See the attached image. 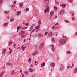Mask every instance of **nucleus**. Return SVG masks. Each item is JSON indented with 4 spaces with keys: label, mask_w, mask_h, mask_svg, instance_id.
Listing matches in <instances>:
<instances>
[{
    "label": "nucleus",
    "mask_w": 77,
    "mask_h": 77,
    "mask_svg": "<svg viewBox=\"0 0 77 77\" xmlns=\"http://www.w3.org/2000/svg\"><path fill=\"white\" fill-rule=\"evenodd\" d=\"M60 43L61 45H63L65 43V40L64 39H61L60 40Z\"/></svg>",
    "instance_id": "obj_1"
},
{
    "label": "nucleus",
    "mask_w": 77,
    "mask_h": 77,
    "mask_svg": "<svg viewBox=\"0 0 77 77\" xmlns=\"http://www.w3.org/2000/svg\"><path fill=\"white\" fill-rule=\"evenodd\" d=\"M49 9L50 7H49L47 5L46 6V9L44 11V12L45 13H46L47 12H49V11H50Z\"/></svg>",
    "instance_id": "obj_2"
},
{
    "label": "nucleus",
    "mask_w": 77,
    "mask_h": 77,
    "mask_svg": "<svg viewBox=\"0 0 77 77\" xmlns=\"http://www.w3.org/2000/svg\"><path fill=\"white\" fill-rule=\"evenodd\" d=\"M50 66L53 67L54 68L55 66V63H51L50 64Z\"/></svg>",
    "instance_id": "obj_3"
},
{
    "label": "nucleus",
    "mask_w": 77,
    "mask_h": 77,
    "mask_svg": "<svg viewBox=\"0 0 77 77\" xmlns=\"http://www.w3.org/2000/svg\"><path fill=\"white\" fill-rule=\"evenodd\" d=\"M6 65L7 66H11V65H12V63H9L8 62H7L6 63Z\"/></svg>",
    "instance_id": "obj_4"
},
{
    "label": "nucleus",
    "mask_w": 77,
    "mask_h": 77,
    "mask_svg": "<svg viewBox=\"0 0 77 77\" xmlns=\"http://www.w3.org/2000/svg\"><path fill=\"white\" fill-rule=\"evenodd\" d=\"M51 47H52V50L53 51V52H54V51H55V49L54 48V45H51Z\"/></svg>",
    "instance_id": "obj_5"
},
{
    "label": "nucleus",
    "mask_w": 77,
    "mask_h": 77,
    "mask_svg": "<svg viewBox=\"0 0 77 77\" xmlns=\"http://www.w3.org/2000/svg\"><path fill=\"white\" fill-rule=\"evenodd\" d=\"M48 36H52V32L51 31H49Z\"/></svg>",
    "instance_id": "obj_6"
},
{
    "label": "nucleus",
    "mask_w": 77,
    "mask_h": 77,
    "mask_svg": "<svg viewBox=\"0 0 77 77\" xmlns=\"http://www.w3.org/2000/svg\"><path fill=\"white\" fill-rule=\"evenodd\" d=\"M36 54H38V52H35L34 53H32V56H36Z\"/></svg>",
    "instance_id": "obj_7"
},
{
    "label": "nucleus",
    "mask_w": 77,
    "mask_h": 77,
    "mask_svg": "<svg viewBox=\"0 0 77 77\" xmlns=\"http://www.w3.org/2000/svg\"><path fill=\"white\" fill-rule=\"evenodd\" d=\"M43 46H44V44L43 43H41L40 45L39 48L42 49L43 48Z\"/></svg>",
    "instance_id": "obj_8"
},
{
    "label": "nucleus",
    "mask_w": 77,
    "mask_h": 77,
    "mask_svg": "<svg viewBox=\"0 0 77 77\" xmlns=\"http://www.w3.org/2000/svg\"><path fill=\"white\" fill-rule=\"evenodd\" d=\"M38 37L39 38H42V37H43V35L41 34L40 33L38 34Z\"/></svg>",
    "instance_id": "obj_9"
},
{
    "label": "nucleus",
    "mask_w": 77,
    "mask_h": 77,
    "mask_svg": "<svg viewBox=\"0 0 77 77\" xmlns=\"http://www.w3.org/2000/svg\"><path fill=\"white\" fill-rule=\"evenodd\" d=\"M39 28H40V27L39 26H37L35 27V30H36V32H38V30H37V29H39Z\"/></svg>",
    "instance_id": "obj_10"
},
{
    "label": "nucleus",
    "mask_w": 77,
    "mask_h": 77,
    "mask_svg": "<svg viewBox=\"0 0 77 77\" xmlns=\"http://www.w3.org/2000/svg\"><path fill=\"white\" fill-rule=\"evenodd\" d=\"M60 6H62V8H65V5H66V4H62V5L60 4Z\"/></svg>",
    "instance_id": "obj_11"
},
{
    "label": "nucleus",
    "mask_w": 77,
    "mask_h": 77,
    "mask_svg": "<svg viewBox=\"0 0 77 77\" xmlns=\"http://www.w3.org/2000/svg\"><path fill=\"white\" fill-rule=\"evenodd\" d=\"M6 49H4L2 51V54H5V53H6Z\"/></svg>",
    "instance_id": "obj_12"
},
{
    "label": "nucleus",
    "mask_w": 77,
    "mask_h": 77,
    "mask_svg": "<svg viewBox=\"0 0 77 77\" xmlns=\"http://www.w3.org/2000/svg\"><path fill=\"white\" fill-rule=\"evenodd\" d=\"M24 34V32L23 31H22L20 32L19 34V35H23Z\"/></svg>",
    "instance_id": "obj_13"
},
{
    "label": "nucleus",
    "mask_w": 77,
    "mask_h": 77,
    "mask_svg": "<svg viewBox=\"0 0 77 77\" xmlns=\"http://www.w3.org/2000/svg\"><path fill=\"white\" fill-rule=\"evenodd\" d=\"M59 14L60 15H62L63 14V10H62L60 12Z\"/></svg>",
    "instance_id": "obj_14"
},
{
    "label": "nucleus",
    "mask_w": 77,
    "mask_h": 77,
    "mask_svg": "<svg viewBox=\"0 0 77 77\" xmlns=\"http://www.w3.org/2000/svg\"><path fill=\"white\" fill-rule=\"evenodd\" d=\"M21 13V11H18L17 14V15H20Z\"/></svg>",
    "instance_id": "obj_15"
},
{
    "label": "nucleus",
    "mask_w": 77,
    "mask_h": 77,
    "mask_svg": "<svg viewBox=\"0 0 77 77\" xmlns=\"http://www.w3.org/2000/svg\"><path fill=\"white\" fill-rule=\"evenodd\" d=\"M14 73H15V70H13L11 71V75H13L14 74Z\"/></svg>",
    "instance_id": "obj_16"
},
{
    "label": "nucleus",
    "mask_w": 77,
    "mask_h": 77,
    "mask_svg": "<svg viewBox=\"0 0 77 77\" xmlns=\"http://www.w3.org/2000/svg\"><path fill=\"white\" fill-rule=\"evenodd\" d=\"M12 43H13V42L12 41H10L9 43V46H10L11 45V44H12Z\"/></svg>",
    "instance_id": "obj_17"
},
{
    "label": "nucleus",
    "mask_w": 77,
    "mask_h": 77,
    "mask_svg": "<svg viewBox=\"0 0 77 77\" xmlns=\"http://www.w3.org/2000/svg\"><path fill=\"white\" fill-rule=\"evenodd\" d=\"M74 73H77V68H75L74 70Z\"/></svg>",
    "instance_id": "obj_18"
},
{
    "label": "nucleus",
    "mask_w": 77,
    "mask_h": 77,
    "mask_svg": "<svg viewBox=\"0 0 77 77\" xmlns=\"http://www.w3.org/2000/svg\"><path fill=\"white\" fill-rule=\"evenodd\" d=\"M8 23H9L8 22L7 23H5L4 24V26H5L6 27V26H8Z\"/></svg>",
    "instance_id": "obj_19"
},
{
    "label": "nucleus",
    "mask_w": 77,
    "mask_h": 77,
    "mask_svg": "<svg viewBox=\"0 0 77 77\" xmlns=\"http://www.w3.org/2000/svg\"><path fill=\"white\" fill-rule=\"evenodd\" d=\"M28 27H25L24 26L22 28V29L23 30H25V29H27V28Z\"/></svg>",
    "instance_id": "obj_20"
},
{
    "label": "nucleus",
    "mask_w": 77,
    "mask_h": 77,
    "mask_svg": "<svg viewBox=\"0 0 77 77\" xmlns=\"http://www.w3.org/2000/svg\"><path fill=\"white\" fill-rule=\"evenodd\" d=\"M68 2L70 3H72L73 2V0H68Z\"/></svg>",
    "instance_id": "obj_21"
},
{
    "label": "nucleus",
    "mask_w": 77,
    "mask_h": 77,
    "mask_svg": "<svg viewBox=\"0 0 77 77\" xmlns=\"http://www.w3.org/2000/svg\"><path fill=\"white\" fill-rule=\"evenodd\" d=\"M21 38H22V39H23V38H24V37H26V36H25V35H21Z\"/></svg>",
    "instance_id": "obj_22"
},
{
    "label": "nucleus",
    "mask_w": 77,
    "mask_h": 77,
    "mask_svg": "<svg viewBox=\"0 0 77 77\" xmlns=\"http://www.w3.org/2000/svg\"><path fill=\"white\" fill-rule=\"evenodd\" d=\"M41 20H39L38 22V26H39L41 25Z\"/></svg>",
    "instance_id": "obj_23"
},
{
    "label": "nucleus",
    "mask_w": 77,
    "mask_h": 77,
    "mask_svg": "<svg viewBox=\"0 0 77 77\" xmlns=\"http://www.w3.org/2000/svg\"><path fill=\"white\" fill-rule=\"evenodd\" d=\"M29 70L30 72H33V69L30 68L29 69Z\"/></svg>",
    "instance_id": "obj_24"
},
{
    "label": "nucleus",
    "mask_w": 77,
    "mask_h": 77,
    "mask_svg": "<svg viewBox=\"0 0 77 77\" xmlns=\"http://www.w3.org/2000/svg\"><path fill=\"white\" fill-rule=\"evenodd\" d=\"M54 14V11L51 12L50 13V14L51 15H53Z\"/></svg>",
    "instance_id": "obj_25"
},
{
    "label": "nucleus",
    "mask_w": 77,
    "mask_h": 77,
    "mask_svg": "<svg viewBox=\"0 0 77 77\" xmlns=\"http://www.w3.org/2000/svg\"><path fill=\"white\" fill-rule=\"evenodd\" d=\"M35 25L34 24H32V26H31V28H32V29H33V27H35Z\"/></svg>",
    "instance_id": "obj_26"
},
{
    "label": "nucleus",
    "mask_w": 77,
    "mask_h": 77,
    "mask_svg": "<svg viewBox=\"0 0 77 77\" xmlns=\"http://www.w3.org/2000/svg\"><path fill=\"white\" fill-rule=\"evenodd\" d=\"M20 7H22L23 6V4L22 3H20L19 4Z\"/></svg>",
    "instance_id": "obj_27"
},
{
    "label": "nucleus",
    "mask_w": 77,
    "mask_h": 77,
    "mask_svg": "<svg viewBox=\"0 0 77 77\" xmlns=\"http://www.w3.org/2000/svg\"><path fill=\"white\" fill-rule=\"evenodd\" d=\"M45 63L44 62H43V64H41V66H45Z\"/></svg>",
    "instance_id": "obj_28"
},
{
    "label": "nucleus",
    "mask_w": 77,
    "mask_h": 77,
    "mask_svg": "<svg viewBox=\"0 0 77 77\" xmlns=\"http://www.w3.org/2000/svg\"><path fill=\"white\" fill-rule=\"evenodd\" d=\"M26 48V46L24 47H23L22 48V50L23 51H24V50H25V49Z\"/></svg>",
    "instance_id": "obj_29"
},
{
    "label": "nucleus",
    "mask_w": 77,
    "mask_h": 77,
    "mask_svg": "<svg viewBox=\"0 0 77 77\" xmlns=\"http://www.w3.org/2000/svg\"><path fill=\"white\" fill-rule=\"evenodd\" d=\"M35 65H38V62H37L36 61H35Z\"/></svg>",
    "instance_id": "obj_30"
},
{
    "label": "nucleus",
    "mask_w": 77,
    "mask_h": 77,
    "mask_svg": "<svg viewBox=\"0 0 77 77\" xmlns=\"http://www.w3.org/2000/svg\"><path fill=\"white\" fill-rule=\"evenodd\" d=\"M28 62H31V58H29L28 60Z\"/></svg>",
    "instance_id": "obj_31"
},
{
    "label": "nucleus",
    "mask_w": 77,
    "mask_h": 77,
    "mask_svg": "<svg viewBox=\"0 0 77 77\" xmlns=\"http://www.w3.org/2000/svg\"><path fill=\"white\" fill-rule=\"evenodd\" d=\"M10 21H12V22H13L14 21V19H11L10 20Z\"/></svg>",
    "instance_id": "obj_32"
},
{
    "label": "nucleus",
    "mask_w": 77,
    "mask_h": 77,
    "mask_svg": "<svg viewBox=\"0 0 77 77\" xmlns=\"http://www.w3.org/2000/svg\"><path fill=\"white\" fill-rule=\"evenodd\" d=\"M47 34H48V32H46L45 33V36H47Z\"/></svg>",
    "instance_id": "obj_33"
},
{
    "label": "nucleus",
    "mask_w": 77,
    "mask_h": 77,
    "mask_svg": "<svg viewBox=\"0 0 77 77\" xmlns=\"http://www.w3.org/2000/svg\"><path fill=\"white\" fill-rule=\"evenodd\" d=\"M19 28L18 27H17V31L16 32H18V30H19Z\"/></svg>",
    "instance_id": "obj_34"
},
{
    "label": "nucleus",
    "mask_w": 77,
    "mask_h": 77,
    "mask_svg": "<svg viewBox=\"0 0 77 77\" xmlns=\"http://www.w3.org/2000/svg\"><path fill=\"white\" fill-rule=\"evenodd\" d=\"M70 66H71V65H69V66H68L67 67V68L68 69H69V68H70Z\"/></svg>",
    "instance_id": "obj_35"
},
{
    "label": "nucleus",
    "mask_w": 77,
    "mask_h": 77,
    "mask_svg": "<svg viewBox=\"0 0 77 77\" xmlns=\"http://www.w3.org/2000/svg\"><path fill=\"white\" fill-rule=\"evenodd\" d=\"M24 74H26V75H27V74H28V73H27V72H26V71H25L24 72Z\"/></svg>",
    "instance_id": "obj_36"
},
{
    "label": "nucleus",
    "mask_w": 77,
    "mask_h": 77,
    "mask_svg": "<svg viewBox=\"0 0 77 77\" xmlns=\"http://www.w3.org/2000/svg\"><path fill=\"white\" fill-rule=\"evenodd\" d=\"M3 3V0H0V4H2Z\"/></svg>",
    "instance_id": "obj_37"
},
{
    "label": "nucleus",
    "mask_w": 77,
    "mask_h": 77,
    "mask_svg": "<svg viewBox=\"0 0 77 77\" xmlns=\"http://www.w3.org/2000/svg\"><path fill=\"white\" fill-rule=\"evenodd\" d=\"M54 8L55 10H57V7H54Z\"/></svg>",
    "instance_id": "obj_38"
},
{
    "label": "nucleus",
    "mask_w": 77,
    "mask_h": 77,
    "mask_svg": "<svg viewBox=\"0 0 77 77\" xmlns=\"http://www.w3.org/2000/svg\"><path fill=\"white\" fill-rule=\"evenodd\" d=\"M74 64H72V66L71 67V68H72V67H73V66H74Z\"/></svg>",
    "instance_id": "obj_39"
},
{
    "label": "nucleus",
    "mask_w": 77,
    "mask_h": 77,
    "mask_svg": "<svg viewBox=\"0 0 77 77\" xmlns=\"http://www.w3.org/2000/svg\"><path fill=\"white\" fill-rule=\"evenodd\" d=\"M21 48H20V47H18L17 48V49H18V50H19V49H20V50H21Z\"/></svg>",
    "instance_id": "obj_40"
},
{
    "label": "nucleus",
    "mask_w": 77,
    "mask_h": 77,
    "mask_svg": "<svg viewBox=\"0 0 77 77\" xmlns=\"http://www.w3.org/2000/svg\"><path fill=\"white\" fill-rule=\"evenodd\" d=\"M67 53H68V54H69V53H71V52H70L69 51H68V52H67Z\"/></svg>",
    "instance_id": "obj_41"
},
{
    "label": "nucleus",
    "mask_w": 77,
    "mask_h": 77,
    "mask_svg": "<svg viewBox=\"0 0 77 77\" xmlns=\"http://www.w3.org/2000/svg\"><path fill=\"white\" fill-rule=\"evenodd\" d=\"M9 11H6V12H5V14H8L9 13Z\"/></svg>",
    "instance_id": "obj_42"
},
{
    "label": "nucleus",
    "mask_w": 77,
    "mask_h": 77,
    "mask_svg": "<svg viewBox=\"0 0 77 77\" xmlns=\"http://www.w3.org/2000/svg\"><path fill=\"white\" fill-rule=\"evenodd\" d=\"M11 52H12V50H11L9 51V53H11Z\"/></svg>",
    "instance_id": "obj_43"
},
{
    "label": "nucleus",
    "mask_w": 77,
    "mask_h": 77,
    "mask_svg": "<svg viewBox=\"0 0 77 77\" xmlns=\"http://www.w3.org/2000/svg\"><path fill=\"white\" fill-rule=\"evenodd\" d=\"M56 4H57V5H59V2H56Z\"/></svg>",
    "instance_id": "obj_44"
},
{
    "label": "nucleus",
    "mask_w": 77,
    "mask_h": 77,
    "mask_svg": "<svg viewBox=\"0 0 77 77\" xmlns=\"http://www.w3.org/2000/svg\"><path fill=\"white\" fill-rule=\"evenodd\" d=\"M72 20H73V21H74V20H75V19L74 18V17H73V18H72Z\"/></svg>",
    "instance_id": "obj_45"
},
{
    "label": "nucleus",
    "mask_w": 77,
    "mask_h": 77,
    "mask_svg": "<svg viewBox=\"0 0 77 77\" xmlns=\"http://www.w3.org/2000/svg\"><path fill=\"white\" fill-rule=\"evenodd\" d=\"M35 29L32 30V33H33V32H35Z\"/></svg>",
    "instance_id": "obj_46"
},
{
    "label": "nucleus",
    "mask_w": 77,
    "mask_h": 77,
    "mask_svg": "<svg viewBox=\"0 0 77 77\" xmlns=\"http://www.w3.org/2000/svg\"><path fill=\"white\" fill-rule=\"evenodd\" d=\"M75 36H77V32L75 33Z\"/></svg>",
    "instance_id": "obj_47"
},
{
    "label": "nucleus",
    "mask_w": 77,
    "mask_h": 77,
    "mask_svg": "<svg viewBox=\"0 0 77 77\" xmlns=\"http://www.w3.org/2000/svg\"><path fill=\"white\" fill-rule=\"evenodd\" d=\"M18 27L19 29H21V26H19Z\"/></svg>",
    "instance_id": "obj_48"
},
{
    "label": "nucleus",
    "mask_w": 77,
    "mask_h": 77,
    "mask_svg": "<svg viewBox=\"0 0 77 77\" xmlns=\"http://www.w3.org/2000/svg\"><path fill=\"white\" fill-rule=\"evenodd\" d=\"M16 2H17V1H14V4H15Z\"/></svg>",
    "instance_id": "obj_49"
},
{
    "label": "nucleus",
    "mask_w": 77,
    "mask_h": 77,
    "mask_svg": "<svg viewBox=\"0 0 77 77\" xmlns=\"http://www.w3.org/2000/svg\"><path fill=\"white\" fill-rule=\"evenodd\" d=\"M15 46H16V44H15V43H14V45L13 47H15Z\"/></svg>",
    "instance_id": "obj_50"
},
{
    "label": "nucleus",
    "mask_w": 77,
    "mask_h": 77,
    "mask_svg": "<svg viewBox=\"0 0 77 77\" xmlns=\"http://www.w3.org/2000/svg\"><path fill=\"white\" fill-rule=\"evenodd\" d=\"M26 11H29V8H26Z\"/></svg>",
    "instance_id": "obj_51"
},
{
    "label": "nucleus",
    "mask_w": 77,
    "mask_h": 77,
    "mask_svg": "<svg viewBox=\"0 0 77 77\" xmlns=\"http://www.w3.org/2000/svg\"><path fill=\"white\" fill-rule=\"evenodd\" d=\"M33 65H32V64H31L30 66V67H31V68H32L33 67Z\"/></svg>",
    "instance_id": "obj_52"
},
{
    "label": "nucleus",
    "mask_w": 77,
    "mask_h": 77,
    "mask_svg": "<svg viewBox=\"0 0 77 77\" xmlns=\"http://www.w3.org/2000/svg\"><path fill=\"white\" fill-rule=\"evenodd\" d=\"M69 23V21H67L66 22V23Z\"/></svg>",
    "instance_id": "obj_53"
},
{
    "label": "nucleus",
    "mask_w": 77,
    "mask_h": 77,
    "mask_svg": "<svg viewBox=\"0 0 77 77\" xmlns=\"http://www.w3.org/2000/svg\"><path fill=\"white\" fill-rule=\"evenodd\" d=\"M52 41H53V42H54V38H52Z\"/></svg>",
    "instance_id": "obj_54"
},
{
    "label": "nucleus",
    "mask_w": 77,
    "mask_h": 77,
    "mask_svg": "<svg viewBox=\"0 0 77 77\" xmlns=\"http://www.w3.org/2000/svg\"><path fill=\"white\" fill-rule=\"evenodd\" d=\"M25 24L26 26H29V23H27Z\"/></svg>",
    "instance_id": "obj_55"
},
{
    "label": "nucleus",
    "mask_w": 77,
    "mask_h": 77,
    "mask_svg": "<svg viewBox=\"0 0 77 77\" xmlns=\"http://www.w3.org/2000/svg\"><path fill=\"white\" fill-rule=\"evenodd\" d=\"M54 26H53L52 27V29H54Z\"/></svg>",
    "instance_id": "obj_56"
},
{
    "label": "nucleus",
    "mask_w": 77,
    "mask_h": 77,
    "mask_svg": "<svg viewBox=\"0 0 77 77\" xmlns=\"http://www.w3.org/2000/svg\"><path fill=\"white\" fill-rule=\"evenodd\" d=\"M57 25H59V23H56L55 24V25H57Z\"/></svg>",
    "instance_id": "obj_57"
},
{
    "label": "nucleus",
    "mask_w": 77,
    "mask_h": 77,
    "mask_svg": "<svg viewBox=\"0 0 77 77\" xmlns=\"http://www.w3.org/2000/svg\"><path fill=\"white\" fill-rule=\"evenodd\" d=\"M55 18H57V16H55Z\"/></svg>",
    "instance_id": "obj_58"
},
{
    "label": "nucleus",
    "mask_w": 77,
    "mask_h": 77,
    "mask_svg": "<svg viewBox=\"0 0 77 77\" xmlns=\"http://www.w3.org/2000/svg\"><path fill=\"white\" fill-rule=\"evenodd\" d=\"M9 50H12V49H11L10 48H9Z\"/></svg>",
    "instance_id": "obj_59"
},
{
    "label": "nucleus",
    "mask_w": 77,
    "mask_h": 77,
    "mask_svg": "<svg viewBox=\"0 0 77 77\" xmlns=\"http://www.w3.org/2000/svg\"><path fill=\"white\" fill-rule=\"evenodd\" d=\"M26 42V39H25L24 40V42Z\"/></svg>",
    "instance_id": "obj_60"
},
{
    "label": "nucleus",
    "mask_w": 77,
    "mask_h": 77,
    "mask_svg": "<svg viewBox=\"0 0 77 77\" xmlns=\"http://www.w3.org/2000/svg\"><path fill=\"white\" fill-rule=\"evenodd\" d=\"M64 68H65L64 66H63V69H64Z\"/></svg>",
    "instance_id": "obj_61"
},
{
    "label": "nucleus",
    "mask_w": 77,
    "mask_h": 77,
    "mask_svg": "<svg viewBox=\"0 0 77 77\" xmlns=\"http://www.w3.org/2000/svg\"><path fill=\"white\" fill-rule=\"evenodd\" d=\"M20 72H22V71L21 70H20Z\"/></svg>",
    "instance_id": "obj_62"
},
{
    "label": "nucleus",
    "mask_w": 77,
    "mask_h": 77,
    "mask_svg": "<svg viewBox=\"0 0 77 77\" xmlns=\"http://www.w3.org/2000/svg\"><path fill=\"white\" fill-rule=\"evenodd\" d=\"M24 75H22V77H24Z\"/></svg>",
    "instance_id": "obj_63"
},
{
    "label": "nucleus",
    "mask_w": 77,
    "mask_h": 77,
    "mask_svg": "<svg viewBox=\"0 0 77 77\" xmlns=\"http://www.w3.org/2000/svg\"><path fill=\"white\" fill-rule=\"evenodd\" d=\"M73 15H74V13H72V16H73Z\"/></svg>",
    "instance_id": "obj_64"
}]
</instances>
